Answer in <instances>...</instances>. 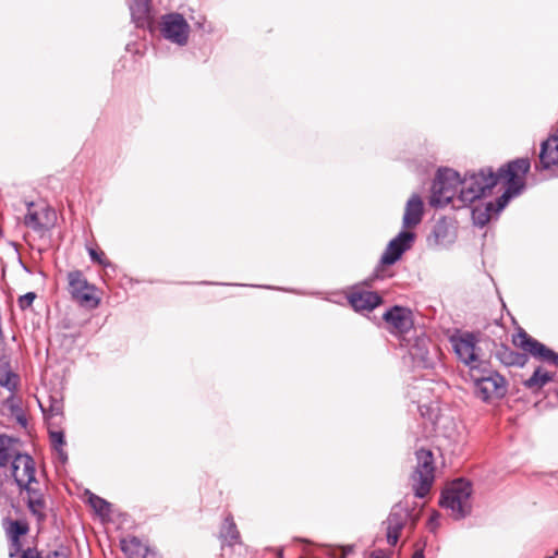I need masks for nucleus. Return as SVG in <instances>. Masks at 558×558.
<instances>
[{
  "label": "nucleus",
  "instance_id": "bb28decb",
  "mask_svg": "<svg viewBox=\"0 0 558 558\" xmlns=\"http://www.w3.org/2000/svg\"><path fill=\"white\" fill-rule=\"evenodd\" d=\"M221 536L228 541L229 545H234L240 542V533L236 529L233 518L230 515L225 519Z\"/></svg>",
  "mask_w": 558,
  "mask_h": 558
},
{
  "label": "nucleus",
  "instance_id": "a211bd4d",
  "mask_svg": "<svg viewBox=\"0 0 558 558\" xmlns=\"http://www.w3.org/2000/svg\"><path fill=\"white\" fill-rule=\"evenodd\" d=\"M48 404L39 401L40 409L49 427H59L63 422V399L59 395H51Z\"/></svg>",
  "mask_w": 558,
  "mask_h": 558
},
{
  "label": "nucleus",
  "instance_id": "a19ab883",
  "mask_svg": "<svg viewBox=\"0 0 558 558\" xmlns=\"http://www.w3.org/2000/svg\"><path fill=\"white\" fill-rule=\"evenodd\" d=\"M555 555L558 556V549L556 550Z\"/></svg>",
  "mask_w": 558,
  "mask_h": 558
},
{
  "label": "nucleus",
  "instance_id": "f03ea898",
  "mask_svg": "<svg viewBox=\"0 0 558 558\" xmlns=\"http://www.w3.org/2000/svg\"><path fill=\"white\" fill-rule=\"evenodd\" d=\"M500 172L501 167L497 172H494L490 168H485L461 179V187L457 196L458 208L471 205L475 201L489 195L499 180L507 182V178L500 175Z\"/></svg>",
  "mask_w": 558,
  "mask_h": 558
},
{
  "label": "nucleus",
  "instance_id": "e433bc0d",
  "mask_svg": "<svg viewBox=\"0 0 558 558\" xmlns=\"http://www.w3.org/2000/svg\"><path fill=\"white\" fill-rule=\"evenodd\" d=\"M21 550V542L19 541V545H12L10 549V557H14Z\"/></svg>",
  "mask_w": 558,
  "mask_h": 558
},
{
  "label": "nucleus",
  "instance_id": "20e7f679",
  "mask_svg": "<svg viewBox=\"0 0 558 558\" xmlns=\"http://www.w3.org/2000/svg\"><path fill=\"white\" fill-rule=\"evenodd\" d=\"M471 483L459 478L442 492L439 505L441 508L449 510L456 520H460L471 513Z\"/></svg>",
  "mask_w": 558,
  "mask_h": 558
},
{
  "label": "nucleus",
  "instance_id": "c85d7f7f",
  "mask_svg": "<svg viewBox=\"0 0 558 558\" xmlns=\"http://www.w3.org/2000/svg\"><path fill=\"white\" fill-rule=\"evenodd\" d=\"M88 504L100 517H109L111 513V504L95 494H89Z\"/></svg>",
  "mask_w": 558,
  "mask_h": 558
},
{
  "label": "nucleus",
  "instance_id": "423d86ee",
  "mask_svg": "<svg viewBox=\"0 0 558 558\" xmlns=\"http://www.w3.org/2000/svg\"><path fill=\"white\" fill-rule=\"evenodd\" d=\"M417 521L418 514L414 513V508H411L407 500L396 504L391 508L387 519L383 522L388 545L396 546L401 537L402 531L404 529L413 531Z\"/></svg>",
  "mask_w": 558,
  "mask_h": 558
},
{
  "label": "nucleus",
  "instance_id": "f704fd0d",
  "mask_svg": "<svg viewBox=\"0 0 558 558\" xmlns=\"http://www.w3.org/2000/svg\"><path fill=\"white\" fill-rule=\"evenodd\" d=\"M46 558H69L65 550H53L50 551Z\"/></svg>",
  "mask_w": 558,
  "mask_h": 558
},
{
  "label": "nucleus",
  "instance_id": "5701e85b",
  "mask_svg": "<svg viewBox=\"0 0 558 558\" xmlns=\"http://www.w3.org/2000/svg\"><path fill=\"white\" fill-rule=\"evenodd\" d=\"M121 548L124 553L129 554L131 558H158L146 546H144L136 537L130 541L123 539Z\"/></svg>",
  "mask_w": 558,
  "mask_h": 558
},
{
  "label": "nucleus",
  "instance_id": "393cba45",
  "mask_svg": "<svg viewBox=\"0 0 558 558\" xmlns=\"http://www.w3.org/2000/svg\"><path fill=\"white\" fill-rule=\"evenodd\" d=\"M410 354L412 359L417 363V365L429 368L433 366V361L429 357L428 350L425 347V341H418L415 345H413L410 350Z\"/></svg>",
  "mask_w": 558,
  "mask_h": 558
},
{
  "label": "nucleus",
  "instance_id": "6ab92c4d",
  "mask_svg": "<svg viewBox=\"0 0 558 558\" xmlns=\"http://www.w3.org/2000/svg\"><path fill=\"white\" fill-rule=\"evenodd\" d=\"M348 300L356 312L372 311L383 302L381 296L377 292L367 290L353 291Z\"/></svg>",
  "mask_w": 558,
  "mask_h": 558
},
{
  "label": "nucleus",
  "instance_id": "aec40b11",
  "mask_svg": "<svg viewBox=\"0 0 558 558\" xmlns=\"http://www.w3.org/2000/svg\"><path fill=\"white\" fill-rule=\"evenodd\" d=\"M27 493V507L32 514L37 517L38 520H44L46 518L45 508L46 501L44 494L38 485H33L25 489Z\"/></svg>",
  "mask_w": 558,
  "mask_h": 558
},
{
  "label": "nucleus",
  "instance_id": "9d476101",
  "mask_svg": "<svg viewBox=\"0 0 558 558\" xmlns=\"http://www.w3.org/2000/svg\"><path fill=\"white\" fill-rule=\"evenodd\" d=\"M27 213L24 216L25 227L38 233H45L56 221V211L47 205H36L34 202L26 203Z\"/></svg>",
  "mask_w": 558,
  "mask_h": 558
},
{
  "label": "nucleus",
  "instance_id": "39448f33",
  "mask_svg": "<svg viewBox=\"0 0 558 558\" xmlns=\"http://www.w3.org/2000/svg\"><path fill=\"white\" fill-rule=\"evenodd\" d=\"M470 377L474 385L475 396L485 402L501 399L507 393L505 378L489 369L487 364L470 372Z\"/></svg>",
  "mask_w": 558,
  "mask_h": 558
},
{
  "label": "nucleus",
  "instance_id": "7c9ffc66",
  "mask_svg": "<svg viewBox=\"0 0 558 558\" xmlns=\"http://www.w3.org/2000/svg\"><path fill=\"white\" fill-rule=\"evenodd\" d=\"M88 255L93 263H96L104 267H112V263L109 262L102 251H98L94 247H87Z\"/></svg>",
  "mask_w": 558,
  "mask_h": 558
},
{
  "label": "nucleus",
  "instance_id": "f3484780",
  "mask_svg": "<svg viewBox=\"0 0 558 558\" xmlns=\"http://www.w3.org/2000/svg\"><path fill=\"white\" fill-rule=\"evenodd\" d=\"M424 203L418 194H413L407 202L402 218V226L405 230L415 228L423 219Z\"/></svg>",
  "mask_w": 558,
  "mask_h": 558
},
{
  "label": "nucleus",
  "instance_id": "c756f323",
  "mask_svg": "<svg viewBox=\"0 0 558 558\" xmlns=\"http://www.w3.org/2000/svg\"><path fill=\"white\" fill-rule=\"evenodd\" d=\"M27 531V525L16 520L10 521L9 526L7 527V534L12 542V545H19V538L22 535H25Z\"/></svg>",
  "mask_w": 558,
  "mask_h": 558
},
{
  "label": "nucleus",
  "instance_id": "c9c22d12",
  "mask_svg": "<svg viewBox=\"0 0 558 558\" xmlns=\"http://www.w3.org/2000/svg\"><path fill=\"white\" fill-rule=\"evenodd\" d=\"M56 451L58 452L60 460H61L63 463H64V462H66V460H68V454H66V452L63 450V447H62V448H58V449H56Z\"/></svg>",
  "mask_w": 558,
  "mask_h": 558
},
{
  "label": "nucleus",
  "instance_id": "f257e3e1",
  "mask_svg": "<svg viewBox=\"0 0 558 558\" xmlns=\"http://www.w3.org/2000/svg\"><path fill=\"white\" fill-rule=\"evenodd\" d=\"M531 162L529 158H518L501 167L500 175L507 178V187L496 202H488L484 206H476L472 210L474 225L486 226L494 214L498 215L509 201L521 194L525 187L524 175L529 172Z\"/></svg>",
  "mask_w": 558,
  "mask_h": 558
},
{
  "label": "nucleus",
  "instance_id": "412c9836",
  "mask_svg": "<svg viewBox=\"0 0 558 558\" xmlns=\"http://www.w3.org/2000/svg\"><path fill=\"white\" fill-rule=\"evenodd\" d=\"M19 441L10 436L0 435V466H7L11 463L19 454Z\"/></svg>",
  "mask_w": 558,
  "mask_h": 558
},
{
  "label": "nucleus",
  "instance_id": "7ed1b4c3",
  "mask_svg": "<svg viewBox=\"0 0 558 558\" xmlns=\"http://www.w3.org/2000/svg\"><path fill=\"white\" fill-rule=\"evenodd\" d=\"M461 187L460 174L449 168L438 169L432 184L429 204L433 207H445L452 204L458 207L457 196Z\"/></svg>",
  "mask_w": 558,
  "mask_h": 558
},
{
  "label": "nucleus",
  "instance_id": "ea45409f",
  "mask_svg": "<svg viewBox=\"0 0 558 558\" xmlns=\"http://www.w3.org/2000/svg\"><path fill=\"white\" fill-rule=\"evenodd\" d=\"M369 558H385V557L379 556V555L373 553Z\"/></svg>",
  "mask_w": 558,
  "mask_h": 558
},
{
  "label": "nucleus",
  "instance_id": "4468645a",
  "mask_svg": "<svg viewBox=\"0 0 558 558\" xmlns=\"http://www.w3.org/2000/svg\"><path fill=\"white\" fill-rule=\"evenodd\" d=\"M415 240V233L410 230H402L387 245L380 263L383 265H393L400 259L402 254L412 247Z\"/></svg>",
  "mask_w": 558,
  "mask_h": 558
},
{
  "label": "nucleus",
  "instance_id": "473e14b6",
  "mask_svg": "<svg viewBox=\"0 0 558 558\" xmlns=\"http://www.w3.org/2000/svg\"><path fill=\"white\" fill-rule=\"evenodd\" d=\"M36 299L35 292H27L24 295H21L17 300V305L22 311L29 308Z\"/></svg>",
  "mask_w": 558,
  "mask_h": 558
},
{
  "label": "nucleus",
  "instance_id": "4c0bfd02",
  "mask_svg": "<svg viewBox=\"0 0 558 558\" xmlns=\"http://www.w3.org/2000/svg\"><path fill=\"white\" fill-rule=\"evenodd\" d=\"M412 558H424V550L423 549L415 550Z\"/></svg>",
  "mask_w": 558,
  "mask_h": 558
},
{
  "label": "nucleus",
  "instance_id": "ddd939ff",
  "mask_svg": "<svg viewBox=\"0 0 558 558\" xmlns=\"http://www.w3.org/2000/svg\"><path fill=\"white\" fill-rule=\"evenodd\" d=\"M190 26L179 13L167 14L162 17L161 34L163 38L179 46H184L189 39Z\"/></svg>",
  "mask_w": 558,
  "mask_h": 558
},
{
  "label": "nucleus",
  "instance_id": "9b49d317",
  "mask_svg": "<svg viewBox=\"0 0 558 558\" xmlns=\"http://www.w3.org/2000/svg\"><path fill=\"white\" fill-rule=\"evenodd\" d=\"M69 292L81 305L97 307L99 299L95 296V286L88 283L82 271L75 270L68 275Z\"/></svg>",
  "mask_w": 558,
  "mask_h": 558
},
{
  "label": "nucleus",
  "instance_id": "cd10ccee",
  "mask_svg": "<svg viewBox=\"0 0 558 558\" xmlns=\"http://www.w3.org/2000/svg\"><path fill=\"white\" fill-rule=\"evenodd\" d=\"M499 359L502 363L507 365H518L523 366L526 362V355L518 352H513L508 348H502L501 351L498 352Z\"/></svg>",
  "mask_w": 558,
  "mask_h": 558
},
{
  "label": "nucleus",
  "instance_id": "0eeeda50",
  "mask_svg": "<svg viewBox=\"0 0 558 558\" xmlns=\"http://www.w3.org/2000/svg\"><path fill=\"white\" fill-rule=\"evenodd\" d=\"M9 470L10 475H7L4 481L0 480V495H5L3 484L4 482H9L11 480L19 487L21 493L33 485H38V481L36 478L35 461L29 454H19L10 463Z\"/></svg>",
  "mask_w": 558,
  "mask_h": 558
},
{
  "label": "nucleus",
  "instance_id": "f8f14e48",
  "mask_svg": "<svg viewBox=\"0 0 558 558\" xmlns=\"http://www.w3.org/2000/svg\"><path fill=\"white\" fill-rule=\"evenodd\" d=\"M514 344L523 351L529 352L533 357L558 366V353L547 348L542 342L532 338L524 330H521L513 340Z\"/></svg>",
  "mask_w": 558,
  "mask_h": 558
},
{
  "label": "nucleus",
  "instance_id": "72a5a7b5",
  "mask_svg": "<svg viewBox=\"0 0 558 558\" xmlns=\"http://www.w3.org/2000/svg\"><path fill=\"white\" fill-rule=\"evenodd\" d=\"M21 558H40V555L36 549L27 548L23 550Z\"/></svg>",
  "mask_w": 558,
  "mask_h": 558
},
{
  "label": "nucleus",
  "instance_id": "1a4fd4ad",
  "mask_svg": "<svg viewBox=\"0 0 558 558\" xmlns=\"http://www.w3.org/2000/svg\"><path fill=\"white\" fill-rule=\"evenodd\" d=\"M417 465L413 473V487L415 496L424 498L430 490L434 482V461L429 450L421 449L416 452Z\"/></svg>",
  "mask_w": 558,
  "mask_h": 558
},
{
  "label": "nucleus",
  "instance_id": "6e6552de",
  "mask_svg": "<svg viewBox=\"0 0 558 558\" xmlns=\"http://www.w3.org/2000/svg\"><path fill=\"white\" fill-rule=\"evenodd\" d=\"M449 340L458 359L470 367V372L486 364L480 359L478 338L474 332L458 331Z\"/></svg>",
  "mask_w": 558,
  "mask_h": 558
},
{
  "label": "nucleus",
  "instance_id": "a878e982",
  "mask_svg": "<svg viewBox=\"0 0 558 558\" xmlns=\"http://www.w3.org/2000/svg\"><path fill=\"white\" fill-rule=\"evenodd\" d=\"M130 11L133 21L137 25H143L147 20L149 12L148 0H132L130 3Z\"/></svg>",
  "mask_w": 558,
  "mask_h": 558
},
{
  "label": "nucleus",
  "instance_id": "2f4dec72",
  "mask_svg": "<svg viewBox=\"0 0 558 558\" xmlns=\"http://www.w3.org/2000/svg\"><path fill=\"white\" fill-rule=\"evenodd\" d=\"M49 437L54 450L65 445L64 433L62 430H53L49 427Z\"/></svg>",
  "mask_w": 558,
  "mask_h": 558
},
{
  "label": "nucleus",
  "instance_id": "b1692460",
  "mask_svg": "<svg viewBox=\"0 0 558 558\" xmlns=\"http://www.w3.org/2000/svg\"><path fill=\"white\" fill-rule=\"evenodd\" d=\"M551 380L553 375L550 373L543 372L542 367H537L532 376L523 381V386L532 391H537Z\"/></svg>",
  "mask_w": 558,
  "mask_h": 558
},
{
  "label": "nucleus",
  "instance_id": "2eb2a0df",
  "mask_svg": "<svg viewBox=\"0 0 558 558\" xmlns=\"http://www.w3.org/2000/svg\"><path fill=\"white\" fill-rule=\"evenodd\" d=\"M383 318L395 333H407L413 327L412 312L407 307L392 306Z\"/></svg>",
  "mask_w": 558,
  "mask_h": 558
},
{
  "label": "nucleus",
  "instance_id": "58836bf2",
  "mask_svg": "<svg viewBox=\"0 0 558 558\" xmlns=\"http://www.w3.org/2000/svg\"><path fill=\"white\" fill-rule=\"evenodd\" d=\"M276 555H277V558H282L283 550L282 549H278Z\"/></svg>",
  "mask_w": 558,
  "mask_h": 558
},
{
  "label": "nucleus",
  "instance_id": "4be33fe9",
  "mask_svg": "<svg viewBox=\"0 0 558 558\" xmlns=\"http://www.w3.org/2000/svg\"><path fill=\"white\" fill-rule=\"evenodd\" d=\"M20 383L19 375L11 369L10 362L0 359V386L14 392Z\"/></svg>",
  "mask_w": 558,
  "mask_h": 558
},
{
  "label": "nucleus",
  "instance_id": "dca6fc26",
  "mask_svg": "<svg viewBox=\"0 0 558 558\" xmlns=\"http://www.w3.org/2000/svg\"><path fill=\"white\" fill-rule=\"evenodd\" d=\"M538 157L539 162L535 165L536 169L550 170L558 166V134H554L542 142Z\"/></svg>",
  "mask_w": 558,
  "mask_h": 558
}]
</instances>
